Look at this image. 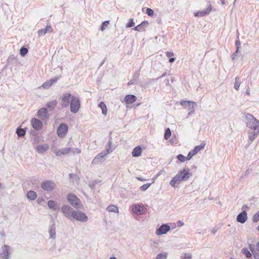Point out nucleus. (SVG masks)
<instances>
[{
    "mask_svg": "<svg viewBox=\"0 0 259 259\" xmlns=\"http://www.w3.org/2000/svg\"><path fill=\"white\" fill-rule=\"evenodd\" d=\"M60 104L62 108L67 107L70 105V112L73 113H76L80 107L79 98L71 95L69 92L62 94L60 98Z\"/></svg>",
    "mask_w": 259,
    "mask_h": 259,
    "instance_id": "nucleus-1",
    "label": "nucleus"
},
{
    "mask_svg": "<svg viewBox=\"0 0 259 259\" xmlns=\"http://www.w3.org/2000/svg\"><path fill=\"white\" fill-rule=\"evenodd\" d=\"M244 115L246 125L248 128V140L251 143L259 135V121L251 114L245 113Z\"/></svg>",
    "mask_w": 259,
    "mask_h": 259,
    "instance_id": "nucleus-2",
    "label": "nucleus"
},
{
    "mask_svg": "<svg viewBox=\"0 0 259 259\" xmlns=\"http://www.w3.org/2000/svg\"><path fill=\"white\" fill-rule=\"evenodd\" d=\"M180 105L189 111L188 116L193 114L194 113L195 108L197 106V104L195 102L184 100L180 102Z\"/></svg>",
    "mask_w": 259,
    "mask_h": 259,
    "instance_id": "nucleus-3",
    "label": "nucleus"
},
{
    "mask_svg": "<svg viewBox=\"0 0 259 259\" xmlns=\"http://www.w3.org/2000/svg\"><path fill=\"white\" fill-rule=\"evenodd\" d=\"M69 203L74 207L81 208L82 204L80 200L75 195L70 193L67 197Z\"/></svg>",
    "mask_w": 259,
    "mask_h": 259,
    "instance_id": "nucleus-4",
    "label": "nucleus"
},
{
    "mask_svg": "<svg viewBox=\"0 0 259 259\" xmlns=\"http://www.w3.org/2000/svg\"><path fill=\"white\" fill-rule=\"evenodd\" d=\"M72 219L80 222H87L88 221V217L84 213L75 210L72 212Z\"/></svg>",
    "mask_w": 259,
    "mask_h": 259,
    "instance_id": "nucleus-5",
    "label": "nucleus"
},
{
    "mask_svg": "<svg viewBox=\"0 0 259 259\" xmlns=\"http://www.w3.org/2000/svg\"><path fill=\"white\" fill-rule=\"evenodd\" d=\"M56 185V184L50 180H46L44 181L41 185V188L45 190L48 191H51L54 190Z\"/></svg>",
    "mask_w": 259,
    "mask_h": 259,
    "instance_id": "nucleus-6",
    "label": "nucleus"
},
{
    "mask_svg": "<svg viewBox=\"0 0 259 259\" xmlns=\"http://www.w3.org/2000/svg\"><path fill=\"white\" fill-rule=\"evenodd\" d=\"M68 126L65 123H61L59 126L57 133L59 137L64 138L68 132Z\"/></svg>",
    "mask_w": 259,
    "mask_h": 259,
    "instance_id": "nucleus-7",
    "label": "nucleus"
},
{
    "mask_svg": "<svg viewBox=\"0 0 259 259\" xmlns=\"http://www.w3.org/2000/svg\"><path fill=\"white\" fill-rule=\"evenodd\" d=\"M212 10V6L209 2L208 3L207 7L206 9L202 11H199L194 13L195 17H202L208 15Z\"/></svg>",
    "mask_w": 259,
    "mask_h": 259,
    "instance_id": "nucleus-8",
    "label": "nucleus"
},
{
    "mask_svg": "<svg viewBox=\"0 0 259 259\" xmlns=\"http://www.w3.org/2000/svg\"><path fill=\"white\" fill-rule=\"evenodd\" d=\"M61 210L66 218L72 220V212L74 210L68 205H64L61 207Z\"/></svg>",
    "mask_w": 259,
    "mask_h": 259,
    "instance_id": "nucleus-9",
    "label": "nucleus"
},
{
    "mask_svg": "<svg viewBox=\"0 0 259 259\" xmlns=\"http://www.w3.org/2000/svg\"><path fill=\"white\" fill-rule=\"evenodd\" d=\"M177 175L181 178L183 181L188 180L191 176L189 168H183L182 170L179 171Z\"/></svg>",
    "mask_w": 259,
    "mask_h": 259,
    "instance_id": "nucleus-10",
    "label": "nucleus"
},
{
    "mask_svg": "<svg viewBox=\"0 0 259 259\" xmlns=\"http://www.w3.org/2000/svg\"><path fill=\"white\" fill-rule=\"evenodd\" d=\"M170 229V226L167 224L162 225L156 231V234L157 236H160L166 234Z\"/></svg>",
    "mask_w": 259,
    "mask_h": 259,
    "instance_id": "nucleus-11",
    "label": "nucleus"
},
{
    "mask_svg": "<svg viewBox=\"0 0 259 259\" xmlns=\"http://www.w3.org/2000/svg\"><path fill=\"white\" fill-rule=\"evenodd\" d=\"M132 211L138 215L143 214L145 211L144 205L141 204H134L132 206Z\"/></svg>",
    "mask_w": 259,
    "mask_h": 259,
    "instance_id": "nucleus-12",
    "label": "nucleus"
},
{
    "mask_svg": "<svg viewBox=\"0 0 259 259\" xmlns=\"http://www.w3.org/2000/svg\"><path fill=\"white\" fill-rule=\"evenodd\" d=\"M10 246L8 245H4L0 252V258L8 259L9 257Z\"/></svg>",
    "mask_w": 259,
    "mask_h": 259,
    "instance_id": "nucleus-13",
    "label": "nucleus"
},
{
    "mask_svg": "<svg viewBox=\"0 0 259 259\" xmlns=\"http://www.w3.org/2000/svg\"><path fill=\"white\" fill-rule=\"evenodd\" d=\"M31 124L33 128L36 131H39L42 128V122L37 118H32Z\"/></svg>",
    "mask_w": 259,
    "mask_h": 259,
    "instance_id": "nucleus-14",
    "label": "nucleus"
},
{
    "mask_svg": "<svg viewBox=\"0 0 259 259\" xmlns=\"http://www.w3.org/2000/svg\"><path fill=\"white\" fill-rule=\"evenodd\" d=\"M58 76H56L54 78H52L49 80L45 81L41 85V87L45 89H48L50 88L54 83H56L59 79ZM41 87L38 88L40 89Z\"/></svg>",
    "mask_w": 259,
    "mask_h": 259,
    "instance_id": "nucleus-15",
    "label": "nucleus"
},
{
    "mask_svg": "<svg viewBox=\"0 0 259 259\" xmlns=\"http://www.w3.org/2000/svg\"><path fill=\"white\" fill-rule=\"evenodd\" d=\"M37 116L42 120L49 118L47 110L45 108L40 109L37 112Z\"/></svg>",
    "mask_w": 259,
    "mask_h": 259,
    "instance_id": "nucleus-16",
    "label": "nucleus"
},
{
    "mask_svg": "<svg viewBox=\"0 0 259 259\" xmlns=\"http://www.w3.org/2000/svg\"><path fill=\"white\" fill-rule=\"evenodd\" d=\"M247 213L243 210L242 212L240 213L237 217V221L241 224H244L247 221Z\"/></svg>",
    "mask_w": 259,
    "mask_h": 259,
    "instance_id": "nucleus-17",
    "label": "nucleus"
},
{
    "mask_svg": "<svg viewBox=\"0 0 259 259\" xmlns=\"http://www.w3.org/2000/svg\"><path fill=\"white\" fill-rule=\"evenodd\" d=\"M183 181L181 180V178L177 175L174 178H172L170 181L169 184L174 188L178 187V185L181 183V182Z\"/></svg>",
    "mask_w": 259,
    "mask_h": 259,
    "instance_id": "nucleus-18",
    "label": "nucleus"
},
{
    "mask_svg": "<svg viewBox=\"0 0 259 259\" xmlns=\"http://www.w3.org/2000/svg\"><path fill=\"white\" fill-rule=\"evenodd\" d=\"M53 31V29L51 25H47L44 29L39 30L37 32L39 36H42L45 35L47 33H51Z\"/></svg>",
    "mask_w": 259,
    "mask_h": 259,
    "instance_id": "nucleus-19",
    "label": "nucleus"
},
{
    "mask_svg": "<svg viewBox=\"0 0 259 259\" xmlns=\"http://www.w3.org/2000/svg\"><path fill=\"white\" fill-rule=\"evenodd\" d=\"M71 148H64L61 149L56 150L55 152L57 156H60L63 155H66L70 153Z\"/></svg>",
    "mask_w": 259,
    "mask_h": 259,
    "instance_id": "nucleus-20",
    "label": "nucleus"
},
{
    "mask_svg": "<svg viewBox=\"0 0 259 259\" xmlns=\"http://www.w3.org/2000/svg\"><path fill=\"white\" fill-rule=\"evenodd\" d=\"M49 149V146L46 144L39 145L36 147V150L39 153H43L48 151Z\"/></svg>",
    "mask_w": 259,
    "mask_h": 259,
    "instance_id": "nucleus-21",
    "label": "nucleus"
},
{
    "mask_svg": "<svg viewBox=\"0 0 259 259\" xmlns=\"http://www.w3.org/2000/svg\"><path fill=\"white\" fill-rule=\"evenodd\" d=\"M136 97L133 95H126L124 98V101L127 104L133 103L136 100Z\"/></svg>",
    "mask_w": 259,
    "mask_h": 259,
    "instance_id": "nucleus-22",
    "label": "nucleus"
},
{
    "mask_svg": "<svg viewBox=\"0 0 259 259\" xmlns=\"http://www.w3.org/2000/svg\"><path fill=\"white\" fill-rule=\"evenodd\" d=\"M57 104V101L54 100L48 102L46 106L50 110H53L56 107Z\"/></svg>",
    "mask_w": 259,
    "mask_h": 259,
    "instance_id": "nucleus-23",
    "label": "nucleus"
},
{
    "mask_svg": "<svg viewBox=\"0 0 259 259\" xmlns=\"http://www.w3.org/2000/svg\"><path fill=\"white\" fill-rule=\"evenodd\" d=\"M142 150L140 146H137L135 147L132 152V155L133 157H138L141 155Z\"/></svg>",
    "mask_w": 259,
    "mask_h": 259,
    "instance_id": "nucleus-24",
    "label": "nucleus"
},
{
    "mask_svg": "<svg viewBox=\"0 0 259 259\" xmlns=\"http://www.w3.org/2000/svg\"><path fill=\"white\" fill-rule=\"evenodd\" d=\"M49 234L50 238L55 239L56 237V226L55 224H53L49 229Z\"/></svg>",
    "mask_w": 259,
    "mask_h": 259,
    "instance_id": "nucleus-25",
    "label": "nucleus"
},
{
    "mask_svg": "<svg viewBox=\"0 0 259 259\" xmlns=\"http://www.w3.org/2000/svg\"><path fill=\"white\" fill-rule=\"evenodd\" d=\"M37 195L35 192L29 191L27 193V197L30 200H34L36 199Z\"/></svg>",
    "mask_w": 259,
    "mask_h": 259,
    "instance_id": "nucleus-26",
    "label": "nucleus"
},
{
    "mask_svg": "<svg viewBox=\"0 0 259 259\" xmlns=\"http://www.w3.org/2000/svg\"><path fill=\"white\" fill-rule=\"evenodd\" d=\"M148 24V23L147 22L144 21V22H142L140 24L135 27L134 29L136 31H142L143 30L144 27L147 26Z\"/></svg>",
    "mask_w": 259,
    "mask_h": 259,
    "instance_id": "nucleus-27",
    "label": "nucleus"
},
{
    "mask_svg": "<svg viewBox=\"0 0 259 259\" xmlns=\"http://www.w3.org/2000/svg\"><path fill=\"white\" fill-rule=\"evenodd\" d=\"M48 206L50 208L54 210H57L59 209V206L57 205V203L53 200H49L48 202Z\"/></svg>",
    "mask_w": 259,
    "mask_h": 259,
    "instance_id": "nucleus-28",
    "label": "nucleus"
},
{
    "mask_svg": "<svg viewBox=\"0 0 259 259\" xmlns=\"http://www.w3.org/2000/svg\"><path fill=\"white\" fill-rule=\"evenodd\" d=\"M98 107L102 110V113L103 115H106L107 114V109L106 104L103 102H101L98 105Z\"/></svg>",
    "mask_w": 259,
    "mask_h": 259,
    "instance_id": "nucleus-29",
    "label": "nucleus"
},
{
    "mask_svg": "<svg viewBox=\"0 0 259 259\" xmlns=\"http://www.w3.org/2000/svg\"><path fill=\"white\" fill-rule=\"evenodd\" d=\"M205 146V144L201 143L200 145L195 146L193 150H192V152L194 153L195 155H196L197 153H198L200 150H202Z\"/></svg>",
    "mask_w": 259,
    "mask_h": 259,
    "instance_id": "nucleus-30",
    "label": "nucleus"
},
{
    "mask_svg": "<svg viewBox=\"0 0 259 259\" xmlns=\"http://www.w3.org/2000/svg\"><path fill=\"white\" fill-rule=\"evenodd\" d=\"M249 248L253 255L254 259H259V253H257L254 249V245L250 244L249 245Z\"/></svg>",
    "mask_w": 259,
    "mask_h": 259,
    "instance_id": "nucleus-31",
    "label": "nucleus"
},
{
    "mask_svg": "<svg viewBox=\"0 0 259 259\" xmlns=\"http://www.w3.org/2000/svg\"><path fill=\"white\" fill-rule=\"evenodd\" d=\"M241 84V79L239 77L237 76L235 77V82H234V89L236 91H238L240 88V85Z\"/></svg>",
    "mask_w": 259,
    "mask_h": 259,
    "instance_id": "nucleus-32",
    "label": "nucleus"
},
{
    "mask_svg": "<svg viewBox=\"0 0 259 259\" xmlns=\"http://www.w3.org/2000/svg\"><path fill=\"white\" fill-rule=\"evenodd\" d=\"M104 157H103V156L100 155V154H98L93 160L92 161V164H96L102 161L103 160V159Z\"/></svg>",
    "mask_w": 259,
    "mask_h": 259,
    "instance_id": "nucleus-33",
    "label": "nucleus"
},
{
    "mask_svg": "<svg viewBox=\"0 0 259 259\" xmlns=\"http://www.w3.org/2000/svg\"><path fill=\"white\" fill-rule=\"evenodd\" d=\"M107 210L109 212H118V208L115 205H110L107 207Z\"/></svg>",
    "mask_w": 259,
    "mask_h": 259,
    "instance_id": "nucleus-34",
    "label": "nucleus"
},
{
    "mask_svg": "<svg viewBox=\"0 0 259 259\" xmlns=\"http://www.w3.org/2000/svg\"><path fill=\"white\" fill-rule=\"evenodd\" d=\"M16 133L19 137H23L25 135V131L22 128H17L16 130Z\"/></svg>",
    "mask_w": 259,
    "mask_h": 259,
    "instance_id": "nucleus-35",
    "label": "nucleus"
},
{
    "mask_svg": "<svg viewBox=\"0 0 259 259\" xmlns=\"http://www.w3.org/2000/svg\"><path fill=\"white\" fill-rule=\"evenodd\" d=\"M242 251L246 257L248 258L251 256V254L248 249L243 248L242 249Z\"/></svg>",
    "mask_w": 259,
    "mask_h": 259,
    "instance_id": "nucleus-36",
    "label": "nucleus"
},
{
    "mask_svg": "<svg viewBox=\"0 0 259 259\" xmlns=\"http://www.w3.org/2000/svg\"><path fill=\"white\" fill-rule=\"evenodd\" d=\"M171 136V131L169 128L166 129L164 134V139L167 140Z\"/></svg>",
    "mask_w": 259,
    "mask_h": 259,
    "instance_id": "nucleus-37",
    "label": "nucleus"
},
{
    "mask_svg": "<svg viewBox=\"0 0 259 259\" xmlns=\"http://www.w3.org/2000/svg\"><path fill=\"white\" fill-rule=\"evenodd\" d=\"M28 53V49L26 48L22 47L20 50V54L22 56L24 57L26 54Z\"/></svg>",
    "mask_w": 259,
    "mask_h": 259,
    "instance_id": "nucleus-38",
    "label": "nucleus"
},
{
    "mask_svg": "<svg viewBox=\"0 0 259 259\" xmlns=\"http://www.w3.org/2000/svg\"><path fill=\"white\" fill-rule=\"evenodd\" d=\"M192 257V255L191 253H185L181 256V259H190Z\"/></svg>",
    "mask_w": 259,
    "mask_h": 259,
    "instance_id": "nucleus-39",
    "label": "nucleus"
},
{
    "mask_svg": "<svg viewBox=\"0 0 259 259\" xmlns=\"http://www.w3.org/2000/svg\"><path fill=\"white\" fill-rule=\"evenodd\" d=\"M112 143V139H111V138H110L108 142V143H107L106 146V150H109V151H111V153L113 151L112 150H111Z\"/></svg>",
    "mask_w": 259,
    "mask_h": 259,
    "instance_id": "nucleus-40",
    "label": "nucleus"
},
{
    "mask_svg": "<svg viewBox=\"0 0 259 259\" xmlns=\"http://www.w3.org/2000/svg\"><path fill=\"white\" fill-rule=\"evenodd\" d=\"M177 158L181 162H185L187 160L186 157L183 155L182 154H179L177 156Z\"/></svg>",
    "mask_w": 259,
    "mask_h": 259,
    "instance_id": "nucleus-41",
    "label": "nucleus"
},
{
    "mask_svg": "<svg viewBox=\"0 0 259 259\" xmlns=\"http://www.w3.org/2000/svg\"><path fill=\"white\" fill-rule=\"evenodd\" d=\"M151 185V183H147L140 187V190L142 191H146Z\"/></svg>",
    "mask_w": 259,
    "mask_h": 259,
    "instance_id": "nucleus-42",
    "label": "nucleus"
},
{
    "mask_svg": "<svg viewBox=\"0 0 259 259\" xmlns=\"http://www.w3.org/2000/svg\"><path fill=\"white\" fill-rule=\"evenodd\" d=\"M252 221L253 222H256L259 221V211L256 212L252 218Z\"/></svg>",
    "mask_w": 259,
    "mask_h": 259,
    "instance_id": "nucleus-43",
    "label": "nucleus"
},
{
    "mask_svg": "<svg viewBox=\"0 0 259 259\" xmlns=\"http://www.w3.org/2000/svg\"><path fill=\"white\" fill-rule=\"evenodd\" d=\"M109 24V21H104L101 26V30L102 31H103L106 27L108 26V25Z\"/></svg>",
    "mask_w": 259,
    "mask_h": 259,
    "instance_id": "nucleus-44",
    "label": "nucleus"
},
{
    "mask_svg": "<svg viewBox=\"0 0 259 259\" xmlns=\"http://www.w3.org/2000/svg\"><path fill=\"white\" fill-rule=\"evenodd\" d=\"M134 24H135V23L133 21V19H130L128 22L127 23L126 27L127 28H130V27H133L134 25Z\"/></svg>",
    "mask_w": 259,
    "mask_h": 259,
    "instance_id": "nucleus-45",
    "label": "nucleus"
},
{
    "mask_svg": "<svg viewBox=\"0 0 259 259\" xmlns=\"http://www.w3.org/2000/svg\"><path fill=\"white\" fill-rule=\"evenodd\" d=\"M146 13L149 16H152L154 14V11L150 8H147Z\"/></svg>",
    "mask_w": 259,
    "mask_h": 259,
    "instance_id": "nucleus-46",
    "label": "nucleus"
},
{
    "mask_svg": "<svg viewBox=\"0 0 259 259\" xmlns=\"http://www.w3.org/2000/svg\"><path fill=\"white\" fill-rule=\"evenodd\" d=\"M70 152L73 154H79L81 152V150L79 148H71Z\"/></svg>",
    "mask_w": 259,
    "mask_h": 259,
    "instance_id": "nucleus-47",
    "label": "nucleus"
},
{
    "mask_svg": "<svg viewBox=\"0 0 259 259\" xmlns=\"http://www.w3.org/2000/svg\"><path fill=\"white\" fill-rule=\"evenodd\" d=\"M111 153V151H109V150H106L105 151H102L100 153H99V154H100V155H102L103 156V157H104L105 156H106V155H107L109 153Z\"/></svg>",
    "mask_w": 259,
    "mask_h": 259,
    "instance_id": "nucleus-48",
    "label": "nucleus"
},
{
    "mask_svg": "<svg viewBox=\"0 0 259 259\" xmlns=\"http://www.w3.org/2000/svg\"><path fill=\"white\" fill-rule=\"evenodd\" d=\"M194 155H195V154H194L193 152H192V151L191 150V151H190L188 153L187 156L186 157L187 160H190Z\"/></svg>",
    "mask_w": 259,
    "mask_h": 259,
    "instance_id": "nucleus-49",
    "label": "nucleus"
},
{
    "mask_svg": "<svg viewBox=\"0 0 259 259\" xmlns=\"http://www.w3.org/2000/svg\"><path fill=\"white\" fill-rule=\"evenodd\" d=\"M235 46L236 47V50H239L241 46V42L239 40H237L235 41Z\"/></svg>",
    "mask_w": 259,
    "mask_h": 259,
    "instance_id": "nucleus-50",
    "label": "nucleus"
},
{
    "mask_svg": "<svg viewBox=\"0 0 259 259\" xmlns=\"http://www.w3.org/2000/svg\"><path fill=\"white\" fill-rule=\"evenodd\" d=\"M238 52H239V50H236L235 52L232 54V60H234L236 58V57L238 55Z\"/></svg>",
    "mask_w": 259,
    "mask_h": 259,
    "instance_id": "nucleus-51",
    "label": "nucleus"
},
{
    "mask_svg": "<svg viewBox=\"0 0 259 259\" xmlns=\"http://www.w3.org/2000/svg\"><path fill=\"white\" fill-rule=\"evenodd\" d=\"M165 55H166V57H170L171 56H173L174 55V54L172 52L167 51L165 53Z\"/></svg>",
    "mask_w": 259,
    "mask_h": 259,
    "instance_id": "nucleus-52",
    "label": "nucleus"
},
{
    "mask_svg": "<svg viewBox=\"0 0 259 259\" xmlns=\"http://www.w3.org/2000/svg\"><path fill=\"white\" fill-rule=\"evenodd\" d=\"M245 94H246V95H248V96H249L250 95V88H249V86H248L247 87L246 91L245 92Z\"/></svg>",
    "mask_w": 259,
    "mask_h": 259,
    "instance_id": "nucleus-53",
    "label": "nucleus"
},
{
    "mask_svg": "<svg viewBox=\"0 0 259 259\" xmlns=\"http://www.w3.org/2000/svg\"><path fill=\"white\" fill-rule=\"evenodd\" d=\"M254 246V249L259 251V242H258Z\"/></svg>",
    "mask_w": 259,
    "mask_h": 259,
    "instance_id": "nucleus-54",
    "label": "nucleus"
},
{
    "mask_svg": "<svg viewBox=\"0 0 259 259\" xmlns=\"http://www.w3.org/2000/svg\"><path fill=\"white\" fill-rule=\"evenodd\" d=\"M217 231V229L214 228L211 230V233H212L213 234H215Z\"/></svg>",
    "mask_w": 259,
    "mask_h": 259,
    "instance_id": "nucleus-55",
    "label": "nucleus"
},
{
    "mask_svg": "<svg viewBox=\"0 0 259 259\" xmlns=\"http://www.w3.org/2000/svg\"><path fill=\"white\" fill-rule=\"evenodd\" d=\"M137 179H138V180L141 181H146L145 179H143L142 177H137Z\"/></svg>",
    "mask_w": 259,
    "mask_h": 259,
    "instance_id": "nucleus-56",
    "label": "nucleus"
},
{
    "mask_svg": "<svg viewBox=\"0 0 259 259\" xmlns=\"http://www.w3.org/2000/svg\"><path fill=\"white\" fill-rule=\"evenodd\" d=\"M175 60V58H171L169 59V62L170 63H172Z\"/></svg>",
    "mask_w": 259,
    "mask_h": 259,
    "instance_id": "nucleus-57",
    "label": "nucleus"
},
{
    "mask_svg": "<svg viewBox=\"0 0 259 259\" xmlns=\"http://www.w3.org/2000/svg\"><path fill=\"white\" fill-rule=\"evenodd\" d=\"M178 224H180V226H183L184 225V223L183 222H181V221H179L178 222Z\"/></svg>",
    "mask_w": 259,
    "mask_h": 259,
    "instance_id": "nucleus-58",
    "label": "nucleus"
},
{
    "mask_svg": "<svg viewBox=\"0 0 259 259\" xmlns=\"http://www.w3.org/2000/svg\"><path fill=\"white\" fill-rule=\"evenodd\" d=\"M247 208V206L246 205H244L243 206H242V209L243 210H245L246 208Z\"/></svg>",
    "mask_w": 259,
    "mask_h": 259,
    "instance_id": "nucleus-59",
    "label": "nucleus"
},
{
    "mask_svg": "<svg viewBox=\"0 0 259 259\" xmlns=\"http://www.w3.org/2000/svg\"><path fill=\"white\" fill-rule=\"evenodd\" d=\"M133 83H134V82H133L132 81H129V82L127 83V84H128V85H131V84H133Z\"/></svg>",
    "mask_w": 259,
    "mask_h": 259,
    "instance_id": "nucleus-60",
    "label": "nucleus"
},
{
    "mask_svg": "<svg viewBox=\"0 0 259 259\" xmlns=\"http://www.w3.org/2000/svg\"><path fill=\"white\" fill-rule=\"evenodd\" d=\"M221 3L222 5H224L225 4V1L224 0H221Z\"/></svg>",
    "mask_w": 259,
    "mask_h": 259,
    "instance_id": "nucleus-61",
    "label": "nucleus"
},
{
    "mask_svg": "<svg viewBox=\"0 0 259 259\" xmlns=\"http://www.w3.org/2000/svg\"><path fill=\"white\" fill-rule=\"evenodd\" d=\"M109 259H117L115 256H111Z\"/></svg>",
    "mask_w": 259,
    "mask_h": 259,
    "instance_id": "nucleus-62",
    "label": "nucleus"
},
{
    "mask_svg": "<svg viewBox=\"0 0 259 259\" xmlns=\"http://www.w3.org/2000/svg\"><path fill=\"white\" fill-rule=\"evenodd\" d=\"M75 176V175H74L73 174H70L69 175V176L70 178H72L73 176Z\"/></svg>",
    "mask_w": 259,
    "mask_h": 259,
    "instance_id": "nucleus-63",
    "label": "nucleus"
},
{
    "mask_svg": "<svg viewBox=\"0 0 259 259\" xmlns=\"http://www.w3.org/2000/svg\"><path fill=\"white\" fill-rule=\"evenodd\" d=\"M90 187H91L92 189H93L94 187V185H92L91 184H90Z\"/></svg>",
    "mask_w": 259,
    "mask_h": 259,
    "instance_id": "nucleus-64",
    "label": "nucleus"
}]
</instances>
